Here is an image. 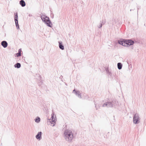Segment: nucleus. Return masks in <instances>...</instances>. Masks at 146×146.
<instances>
[{"label":"nucleus","mask_w":146,"mask_h":146,"mask_svg":"<svg viewBox=\"0 0 146 146\" xmlns=\"http://www.w3.org/2000/svg\"><path fill=\"white\" fill-rule=\"evenodd\" d=\"M64 137L65 140L70 142L73 139V135L72 131L70 130H66L64 132Z\"/></svg>","instance_id":"f257e3e1"},{"label":"nucleus","mask_w":146,"mask_h":146,"mask_svg":"<svg viewBox=\"0 0 146 146\" xmlns=\"http://www.w3.org/2000/svg\"><path fill=\"white\" fill-rule=\"evenodd\" d=\"M40 17L42 21L44 22L48 26L50 27H52V22L48 17L45 15H42Z\"/></svg>","instance_id":"f03ea898"},{"label":"nucleus","mask_w":146,"mask_h":146,"mask_svg":"<svg viewBox=\"0 0 146 146\" xmlns=\"http://www.w3.org/2000/svg\"><path fill=\"white\" fill-rule=\"evenodd\" d=\"M133 119V123L135 124H138L139 123V119L138 113H136L134 115Z\"/></svg>","instance_id":"7ed1b4c3"},{"label":"nucleus","mask_w":146,"mask_h":146,"mask_svg":"<svg viewBox=\"0 0 146 146\" xmlns=\"http://www.w3.org/2000/svg\"><path fill=\"white\" fill-rule=\"evenodd\" d=\"M125 45L126 46H128L133 44L134 42L131 39H125Z\"/></svg>","instance_id":"20e7f679"},{"label":"nucleus","mask_w":146,"mask_h":146,"mask_svg":"<svg viewBox=\"0 0 146 146\" xmlns=\"http://www.w3.org/2000/svg\"><path fill=\"white\" fill-rule=\"evenodd\" d=\"M18 16L17 13H15L14 20L17 29H19V26L18 24Z\"/></svg>","instance_id":"39448f33"},{"label":"nucleus","mask_w":146,"mask_h":146,"mask_svg":"<svg viewBox=\"0 0 146 146\" xmlns=\"http://www.w3.org/2000/svg\"><path fill=\"white\" fill-rule=\"evenodd\" d=\"M125 39H121L118 40V43L119 44H121L123 46H126V45H125Z\"/></svg>","instance_id":"423d86ee"},{"label":"nucleus","mask_w":146,"mask_h":146,"mask_svg":"<svg viewBox=\"0 0 146 146\" xmlns=\"http://www.w3.org/2000/svg\"><path fill=\"white\" fill-rule=\"evenodd\" d=\"M111 102H112L111 103L113 105V107L116 108L118 104V102L116 99H113Z\"/></svg>","instance_id":"0eeeda50"},{"label":"nucleus","mask_w":146,"mask_h":146,"mask_svg":"<svg viewBox=\"0 0 146 146\" xmlns=\"http://www.w3.org/2000/svg\"><path fill=\"white\" fill-rule=\"evenodd\" d=\"M73 92L78 97L80 98H82L81 94L80 91H76L74 89L73 90Z\"/></svg>","instance_id":"6e6552de"},{"label":"nucleus","mask_w":146,"mask_h":146,"mask_svg":"<svg viewBox=\"0 0 146 146\" xmlns=\"http://www.w3.org/2000/svg\"><path fill=\"white\" fill-rule=\"evenodd\" d=\"M42 133L41 132H39L36 135V138L37 139L40 140L42 139Z\"/></svg>","instance_id":"1a4fd4ad"},{"label":"nucleus","mask_w":146,"mask_h":146,"mask_svg":"<svg viewBox=\"0 0 146 146\" xmlns=\"http://www.w3.org/2000/svg\"><path fill=\"white\" fill-rule=\"evenodd\" d=\"M1 44L4 48L7 47L8 46V43L6 41H2L1 43Z\"/></svg>","instance_id":"9d476101"},{"label":"nucleus","mask_w":146,"mask_h":146,"mask_svg":"<svg viewBox=\"0 0 146 146\" xmlns=\"http://www.w3.org/2000/svg\"><path fill=\"white\" fill-rule=\"evenodd\" d=\"M59 46L60 48L62 50H64V46L62 44V41H59Z\"/></svg>","instance_id":"9b49d317"},{"label":"nucleus","mask_w":146,"mask_h":146,"mask_svg":"<svg viewBox=\"0 0 146 146\" xmlns=\"http://www.w3.org/2000/svg\"><path fill=\"white\" fill-rule=\"evenodd\" d=\"M19 3L22 7H25L26 5L25 1L23 0H21L19 2Z\"/></svg>","instance_id":"f8f14e48"},{"label":"nucleus","mask_w":146,"mask_h":146,"mask_svg":"<svg viewBox=\"0 0 146 146\" xmlns=\"http://www.w3.org/2000/svg\"><path fill=\"white\" fill-rule=\"evenodd\" d=\"M14 66L15 68H19L21 67V64L20 63H17L14 65Z\"/></svg>","instance_id":"ddd939ff"},{"label":"nucleus","mask_w":146,"mask_h":146,"mask_svg":"<svg viewBox=\"0 0 146 146\" xmlns=\"http://www.w3.org/2000/svg\"><path fill=\"white\" fill-rule=\"evenodd\" d=\"M111 103H112V102H107V107H110V108L113 107V105Z\"/></svg>","instance_id":"4468645a"},{"label":"nucleus","mask_w":146,"mask_h":146,"mask_svg":"<svg viewBox=\"0 0 146 146\" xmlns=\"http://www.w3.org/2000/svg\"><path fill=\"white\" fill-rule=\"evenodd\" d=\"M117 67L119 70H120L122 68V64L121 63L119 62L117 63Z\"/></svg>","instance_id":"2eb2a0df"},{"label":"nucleus","mask_w":146,"mask_h":146,"mask_svg":"<svg viewBox=\"0 0 146 146\" xmlns=\"http://www.w3.org/2000/svg\"><path fill=\"white\" fill-rule=\"evenodd\" d=\"M51 115H52L51 118H52V122H54V124L52 125L53 126H54V125H55L54 123H55V118H54V114H52Z\"/></svg>","instance_id":"dca6fc26"},{"label":"nucleus","mask_w":146,"mask_h":146,"mask_svg":"<svg viewBox=\"0 0 146 146\" xmlns=\"http://www.w3.org/2000/svg\"><path fill=\"white\" fill-rule=\"evenodd\" d=\"M40 118L38 117L35 119V121L36 122L38 123L40 122Z\"/></svg>","instance_id":"f3484780"},{"label":"nucleus","mask_w":146,"mask_h":146,"mask_svg":"<svg viewBox=\"0 0 146 146\" xmlns=\"http://www.w3.org/2000/svg\"><path fill=\"white\" fill-rule=\"evenodd\" d=\"M41 77H40V81L39 82H38V85L39 86H41L42 84L43 83V80H41Z\"/></svg>","instance_id":"a211bd4d"},{"label":"nucleus","mask_w":146,"mask_h":146,"mask_svg":"<svg viewBox=\"0 0 146 146\" xmlns=\"http://www.w3.org/2000/svg\"><path fill=\"white\" fill-rule=\"evenodd\" d=\"M102 25H103V24L101 23H100V24L98 26V28L99 29L101 28L102 27Z\"/></svg>","instance_id":"6ab92c4d"},{"label":"nucleus","mask_w":146,"mask_h":146,"mask_svg":"<svg viewBox=\"0 0 146 146\" xmlns=\"http://www.w3.org/2000/svg\"><path fill=\"white\" fill-rule=\"evenodd\" d=\"M17 56L19 57L21 56V53H17L16 54Z\"/></svg>","instance_id":"aec40b11"},{"label":"nucleus","mask_w":146,"mask_h":146,"mask_svg":"<svg viewBox=\"0 0 146 146\" xmlns=\"http://www.w3.org/2000/svg\"><path fill=\"white\" fill-rule=\"evenodd\" d=\"M51 13H52L50 14V17L52 18H53L54 17V14L52 13V11H51Z\"/></svg>","instance_id":"412c9836"},{"label":"nucleus","mask_w":146,"mask_h":146,"mask_svg":"<svg viewBox=\"0 0 146 146\" xmlns=\"http://www.w3.org/2000/svg\"><path fill=\"white\" fill-rule=\"evenodd\" d=\"M103 107H105L106 106H107V102H106L103 105Z\"/></svg>","instance_id":"4be33fe9"},{"label":"nucleus","mask_w":146,"mask_h":146,"mask_svg":"<svg viewBox=\"0 0 146 146\" xmlns=\"http://www.w3.org/2000/svg\"><path fill=\"white\" fill-rule=\"evenodd\" d=\"M100 23H101L103 24L104 25V24H105L106 23V21H100Z\"/></svg>","instance_id":"5701e85b"},{"label":"nucleus","mask_w":146,"mask_h":146,"mask_svg":"<svg viewBox=\"0 0 146 146\" xmlns=\"http://www.w3.org/2000/svg\"><path fill=\"white\" fill-rule=\"evenodd\" d=\"M108 73L109 75L111 77V73L109 71Z\"/></svg>","instance_id":"b1692460"},{"label":"nucleus","mask_w":146,"mask_h":146,"mask_svg":"<svg viewBox=\"0 0 146 146\" xmlns=\"http://www.w3.org/2000/svg\"><path fill=\"white\" fill-rule=\"evenodd\" d=\"M21 51H21V49L20 48L18 52L19 53H21Z\"/></svg>","instance_id":"393cba45"},{"label":"nucleus","mask_w":146,"mask_h":146,"mask_svg":"<svg viewBox=\"0 0 146 146\" xmlns=\"http://www.w3.org/2000/svg\"><path fill=\"white\" fill-rule=\"evenodd\" d=\"M94 104L95 105V107L96 108V110H97L98 109V108H97L96 106V104L95 102L94 103Z\"/></svg>","instance_id":"a878e982"},{"label":"nucleus","mask_w":146,"mask_h":146,"mask_svg":"<svg viewBox=\"0 0 146 146\" xmlns=\"http://www.w3.org/2000/svg\"><path fill=\"white\" fill-rule=\"evenodd\" d=\"M106 71L107 72V73L109 71V70H108V68L106 69Z\"/></svg>","instance_id":"bb28decb"},{"label":"nucleus","mask_w":146,"mask_h":146,"mask_svg":"<svg viewBox=\"0 0 146 146\" xmlns=\"http://www.w3.org/2000/svg\"><path fill=\"white\" fill-rule=\"evenodd\" d=\"M29 17H32V15L29 14Z\"/></svg>","instance_id":"cd10ccee"},{"label":"nucleus","mask_w":146,"mask_h":146,"mask_svg":"<svg viewBox=\"0 0 146 146\" xmlns=\"http://www.w3.org/2000/svg\"><path fill=\"white\" fill-rule=\"evenodd\" d=\"M140 8V7H137V9L138 10ZM138 11V10L137 11Z\"/></svg>","instance_id":"c85d7f7f"},{"label":"nucleus","mask_w":146,"mask_h":146,"mask_svg":"<svg viewBox=\"0 0 146 146\" xmlns=\"http://www.w3.org/2000/svg\"><path fill=\"white\" fill-rule=\"evenodd\" d=\"M132 10V9H131L130 10V11H131Z\"/></svg>","instance_id":"c756f323"}]
</instances>
